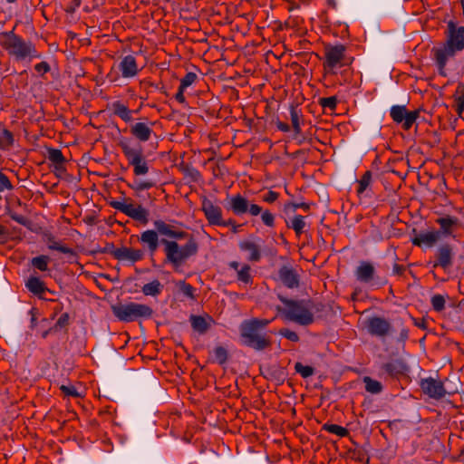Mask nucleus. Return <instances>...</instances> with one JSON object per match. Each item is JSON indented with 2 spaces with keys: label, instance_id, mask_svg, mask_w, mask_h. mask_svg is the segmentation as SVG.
Returning a JSON list of instances; mask_svg holds the SVG:
<instances>
[{
  "label": "nucleus",
  "instance_id": "58",
  "mask_svg": "<svg viewBox=\"0 0 464 464\" xmlns=\"http://www.w3.org/2000/svg\"><path fill=\"white\" fill-rule=\"evenodd\" d=\"M455 102H456V111L459 115H461V113L463 112L464 111V96L463 97H459V98H455L454 99Z\"/></svg>",
  "mask_w": 464,
  "mask_h": 464
},
{
  "label": "nucleus",
  "instance_id": "2",
  "mask_svg": "<svg viewBox=\"0 0 464 464\" xmlns=\"http://www.w3.org/2000/svg\"><path fill=\"white\" fill-rule=\"evenodd\" d=\"M270 323L271 320L259 318L243 321L239 325L242 344L256 351L269 348L272 341L265 330Z\"/></svg>",
  "mask_w": 464,
  "mask_h": 464
},
{
  "label": "nucleus",
  "instance_id": "31",
  "mask_svg": "<svg viewBox=\"0 0 464 464\" xmlns=\"http://www.w3.org/2000/svg\"><path fill=\"white\" fill-rule=\"evenodd\" d=\"M46 242H47L48 248L51 250H56L63 254L71 255V256L75 255V252L73 251V249H72L64 245H62L52 235L47 236Z\"/></svg>",
  "mask_w": 464,
  "mask_h": 464
},
{
  "label": "nucleus",
  "instance_id": "64",
  "mask_svg": "<svg viewBox=\"0 0 464 464\" xmlns=\"http://www.w3.org/2000/svg\"><path fill=\"white\" fill-rule=\"evenodd\" d=\"M409 338V330L407 328H402L400 332L399 341L405 342Z\"/></svg>",
  "mask_w": 464,
  "mask_h": 464
},
{
  "label": "nucleus",
  "instance_id": "49",
  "mask_svg": "<svg viewBox=\"0 0 464 464\" xmlns=\"http://www.w3.org/2000/svg\"><path fill=\"white\" fill-rule=\"evenodd\" d=\"M179 289L184 295H186L191 299L195 298V296H194L195 288L191 285L187 284L186 282L182 281V282H180Z\"/></svg>",
  "mask_w": 464,
  "mask_h": 464
},
{
  "label": "nucleus",
  "instance_id": "57",
  "mask_svg": "<svg viewBox=\"0 0 464 464\" xmlns=\"http://www.w3.org/2000/svg\"><path fill=\"white\" fill-rule=\"evenodd\" d=\"M11 237V233L7 226L0 225V240H6Z\"/></svg>",
  "mask_w": 464,
  "mask_h": 464
},
{
  "label": "nucleus",
  "instance_id": "19",
  "mask_svg": "<svg viewBox=\"0 0 464 464\" xmlns=\"http://www.w3.org/2000/svg\"><path fill=\"white\" fill-rule=\"evenodd\" d=\"M110 253L119 261H130L132 263L141 260L144 256V252L142 250L127 246L114 248L113 246H111Z\"/></svg>",
  "mask_w": 464,
  "mask_h": 464
},
{
  "label": "nucleus",
  "instance_id": "47",
  "mask_svg": "<svg viewBox=\"0 0 464 464\" xmlns=\"http://www.w3.org/2000/svg\"><path fill=\"white\" fill-rule=\"evenodd\" d=\"M197 79H198V75L195 72H188L180 80L179 87H181V89H187L188 87L192 85L196 82Z\"/></svg>",
  "mask_w": 464,
  "mask_h": 464
},
{
  "label": "nucleus",
  "instance_id": "11",
  "mask_svg": "<svg viewBox=\"0 0 464 464\" xmlns=\"http://www.w3.org/2000/svg\"><path fill=\"white\" fill-rule=\"evenodd\" d=\"M354 276L359 282L371 287L380 288L384 284L376 275L374 266L368 261L360 262L354 272Z\"/></svg>",
  "mask_w": 464,
  "mask_h": 464
},
{
  "label": "nucleus",
  "instance_id": "51",
  "mask_svg": "<svg viewBox=\"0 0 464 464\" xmlns=\"http://www.w3.org/2000/svg\"><path fill=\"white\" fill-rule=\"evenodd\" d=\"M285 210L291 209L292 211H295L297 208H302L304 211H307L310 208V205L307 203H304V202H303V203L288 202L287 204L285 205Z\"/></svg>",
  "mask_w": 464,
  "mask_h": 464
},
{
  "label": "nucleus",
  "instance_id": "39",
  "mask_svg": "<svg viewBox=\"0 0 464 464\" xmlns=\"http://www.w3.org/2000/svg\"><path fill=\"white\" fill-rule=\"evenodd\" d=\"M372 183V172L367 170L363 173L362 178L358 180L357 193L362 194Z\"/></svg>",
  "mask_w": 464,
  "mask_h": 464
},
{
  "label": "nucleus",
  "instance_id": "34",
  "mask_svg": "<svg viewBox=\"0 0 464 464\" xmlns=\"http://www.w3.org/2000/svg\"><path fill=\"white\" fill-rule=\"evenodd\" d=\"M47 157L50 161L55 164V169L57 170H61L63 169V165L65 162V159L60 150L49 149Z\"/></svg>",
  "mask_w": 464,
  "mask_h": 464
},
{
  "label": "nucleus",
  "instance_id": "12",
  "mask_svg": "<svg viewBox=\"0 0 464 464\" xmlns=\"http://www.w3.org/2000/svg\"><path fill=\"white\" fill-rule=\"evenodd\" d=\"M390 115L392 121L401 124L405 130H410L420 116V111H408L404 105H393Z\"/></svg>",
  "mask_w": 464,
  "mask_h": 464
},
{
  "label": "nucleus",
  "instance_id": "1",
  "mask_svg": "<svg viewBox=\"0 0 464 464\" xmlns=\"http://www.w3.org/2000/svg\"><path fill=\"white\" fill-rule=\"evenodd\" d=\"M0 45L7 54L15 62L30 63L34 59H40L42 53L31 40H25L14 34V29L0 33Z\"/></svg>",
  "mask_w": 464,
  "mask_h": 464
},
{
  "label": "nucleus",
  "instance_id": "56",
  "mask_svg": "<svg viewBox=\"0 0 464 464\" xmlns=\"http://www.w3.org/2000/svg\"><path fill=\"white\" fill-rule=\"evenodd\" d=\"M11 218L13 220L16 221L17 223H19L23 226H25V227H28L30 224V221L25 217H24L22 215H18L16 213H12Z\"/></svg>",
  "mask_w": 464,
  "mask_h": 464
},
{
  "label": "nucleus",
  "instance_id": "9",
  "mask_svg": "<svg viewBox=\"0 0 464 464\" xmlns=\"http://www.w3.org/2000/svg\"><path fill=\"white\" fill-rule=\"evenodd\" d=\"M109 205L112 208L142 224H147L149 221V211L141 205H134L130 198L122 197L119 200H111Z\"/></svg>",
  "mask_w": 464,
  "mask_h": 464
},
{
  "label": "nucleus",
  "instance_id": "30",
  "mask_svg": "<svg viewBox=\"0 0 464 464\" xmlns=\"http://www.w3.org/2000/svg\"><path fill=\"white\" fill-rule=\"evenodd\" d=\"M163 287V285L158 279H155L152 282L145 284L141 291L143 295L147 296H158L162 293Z\"/></svg>",
  "mask_w": 464,
  "mask_h": 464
},
{
  "label": "nucleus",
  "instance_id": "10",
  "mask_svg": "<svg viewBox=\"0 0 464 464\" xmlns=\"http://www.w3.org/2000/svg\"><path fill=\"white\" fill-rule=\"evenodd\" d=\"M227 208L237 216H242L248 213L252 217H256L262 212V207L257 204L250 203L240 194L230 197L228 198V205Z\"/></svg>",
  "mask_w": 464,
  "mask_h": 464
},
{
  "label": "nucleus",
  "instance_id": "8",
  "mask_svg": "<svg viewBox=\"0 0 464 464\" xmlns=\"http://www.w3.org/2000/svg\"><path fill=\"white\" fill-rule=\"evenodd\" d=\"M113 314L123 322H133L140 318H150L153 310L149 305L139 303H129L125 304L113 305Z\"/></svg>",
  "mask_w": 464,
  "mask_h": 464
},
{
  "label": "nucleus",
  "instance_id": "3",
  "mask_svg": "<svg viewBox=\"0 0 464 464\" xmlns=\"http://www.w3.org/2000/svg\"><path fill=\"white\" fill-rule=\"evenodd\" d=\"M153 225L155 229L145 230L139 237V240L147 247L150 256H153L158 250L160 243L159 235L176 240L187 238L188 236L187 232L179 230L175 226L168 224L161 219L155 220Z\"/></svg>",
  "mask_w": 464,
  "mask_h": 464
},
{
  "label": "nucleus",
  "instance_id": "42",
  "mask_svg": "<svg viewBox=\"0 0 464 464\" xmlns=\"http://www.w3.org/2000/svg\"><path fill=\"white\" fill-rule=\"evenodd\" d=\"M250 266L244 265L241 269L237 270V279L245 284H249L252 281L250 275Z\"/></svg>",
  "mask_w": 464,
  "mask_h": 464
},
{
  "label": "nucleus",
  "instance_id": "21",
  "mask_svg": "<svg viewBox=\"0 0 464 464\" xmlns=\"http://www.w3.org/2000/svg\"><path fill=\"white\" fill-rule=\"evenodd\" d=\"M432 53L440 75L445 77L447 75L445 72L447 62L456 54V52L444 44L441 47L433 48Z\"/></svg>",
  "mask_w": 464,
  "mask_h": 464
},
{
  "label": "nucleus",
  "instance_id": "14",
  "mask_svg": "<svg viewBox=\"0 0 464 464\" xmlns=\"http://www.w3.org/2000/svg\"><path fill=\"white\" fill-rule=\"evenodd\" d=\"M454 256L453 246L449 243L441 244L437 247L432 266L434 268L441 267L447 271L453 266Z\"/></svg>",
  "mask_w": 464,
  "mask_h": 464
},
{
  "label": "nucleus",
  "instance_id": "59",
  "mask_svg": "<svg viewBox=\"0 0 464 464\" xmlns=\"http://www.w3.org/2000/svg\"><path fill=\"white\" fill-rule=\"evenodd\" d=\"M405 270H406V268L404 266L399 265V264H394L393 267H392V274L395 276H403Z\"/></svg>",
  "mask_w": 464,
  "mask_h": 464
},
{
  "label": "nucleus",
  "instance_id": "25",
  "mask_svg": "<svg viewBox=\"0 0 464 464\" xmlns=\"http://www.w3.org/2000/svg\"><path fill=\"white\" fill-rule=\"evenodd\" d=\"M382 370L391 377H399L408 372V366L401 359H394L383 363Z\"/></svg>",
  "mask_w": 464,
  "mask_h": 464
},
{
  "label": "nucleus",
  "instance_id": "27",
  "mask_svg": "<svg viewBox=\"0 0 464 464\" xmlns=\"http://www.w3.org/2000/svg\"><path fill=\"white\" fill-rule=\"evenodd\" d=\"M111 109L114 115L121 118L125 122H130L132 121V113L133 111L130 110L126 105H124L120 101H115L111 104Z\"/></svg>",
  "mask_w": 464,
  "mask_h": 464
},
{
  "label": "nucleus",
  "instance_id": "17",
  "mask_svg": "<svg viewBox=\"0 0 464 464\" xmlns=\"http://www.w3.org/2000/svg\"><path fill=\"white\" fill-rule=\"evenodd\" d=\"M421 391L430 398L440 400L446 394L443 383L432 377L422 379L420 383Z\"/></svg>",
  "mask_w": 464,
  "mask_h": 464
},
{
  "label": "nucleus",
  "instance_id": "16",
  "mask_svg": "<svg viewBox=\"0 0 464 464\" xmlns=\"http://www.w3.org/2000/svg\"><path fill=\"white\" fill-rule=\"evenodd\" d=\"M365 326L371 335L381 338L388 335L392 329L390 322L380 316L368 318L365 322Z\"/></svg>",
  "mask_w": 464,
  "mask_h": 464
},
{
  "label": "nucleus",
  "instance_id": "15",
  "mask_svg": "<svg viewBox=\"0 0 464 464\" xmlns=\"http://www.w3.org/2000/svg\"><path fill=\"white\" fill-rule=\"evenodd\" d=\"M445 44L456 53L462 51L464 49V26L457 27L454 22L450 21Z\"/></svg>",
  "mask_w": 464,
  "mask_h": 464
},
{
  "label": "nucleus",
  "instance_id": "29",
  "mask_svg": "<svg viewBox=\"0 0 464 464\" xmlns=\"http://www.w3.org/2000/svg\"><path fill=\"white\" fill-rule=\"evenodd\" d=\"M286 227L292 228L296 236H300L304 232L307 223L305 222L304 217L301 215H295L291 220L286 221Z\"/></svg>",
  "mask_w": 464,
  "mask_h": 464
},
{
  "label": "nucleus",
  "instance_id": "41",
  "mask_svg": "<svg viewBox=\"0 0 464 464\" xmlns=\"http://www.w3.org/2000/svg\"><path fill=\"white\" fill-rule=\"evenodd\" d=\"M213 354L215 361L220 365L225 364L228 359L227 350L223 346L215 347L213 350Z\"/></svg>",
  "mask_w": 464,
  "mask_h": 464
},
{
  "label": "nucleus",
  "instance_id": "28",
  "mask_svg": "<svg viewBox=\"0 0 464 464\" xmlns=\"http://www.w3.org/2000/svg\"><path fill=\"white\" fill-rule=\"evenodd\" d=\"M25 285L31 293L37 295H41L48 290L44 283L36 276L29 277Z\"/></svg>",
  "mask_w": 464,
  "mask_h": 464
},
{
  "label": "nucleus",
  "instance_id": "50",
  "mask_svg": "<svg viewBox=\"0 0 464 464\" xmlns=\"http://www.w3.org/2000/svg\"><path fill=\"white\" fill-rule=\"evenodd\" d=\"M60 390L64 393V395L66 396H72V397H74V398H79L81 397V394L78 392V391L76 390V388L72 385H69V386H66V385H62L60 387Z\"/></svg>",
  "mask_w": 464,
  "mask_h": 464
},
{
  "label": "nucleus",
  "instance_id": "36",
  "mask_svg": "<svg viewBox=\"0 0 464 464\" xmlns=\"http://www.w3.org/2000/svg\"><path fill=\"white\" fill-rule=\"evenodd\" d=\"M290 117L292 121V126L295 133L297 135L301 132L300 127V119L302 118L301 110L297 109V106H291L290 108Z\"/></svg>",
  "mask_w": 464,
  "mask_h": 464
},
{
  "label": "nucleus",
  "instance_id": "46",
  "mask_svg": "<svg viewBox=\"0 0 464 464\" xmlns=\"http://www.w3.org/2000/svg\"><path fill=\"white\" fill-rule=\"evenodd\" d=\"M259 215H261V220L266 227H273L275 226V216L270 210L262 209Z\"/></svg>",
  "mask_w": 464,
  "mask_h": 464
},
{
  "label": "nucleus",
  "instance_id": "24",
  "mask_svg": "<svg viewBox=\"0 0 464 464\" xmlns=\"http://www.w3.org/2000/svg\"><path fill=\"white\" fill-rule=\"evenodd\" d=\"M261 239H246L239 243V248L241 251L248 252V260L251 262H258L261 258Z\"/></svg>",
  "mask_w": 464,
  "mask_h": 464
},
{
  "label": "nucleus",
  "instance_id": "48",
  "mask_svg": "<svg viewBox=\"0 0 464 464\" xmlns=\"http://www.w3.org/2000/svg\"><path fill=\"white\" fill-rule=\"evenodd\" d=\"M279 334L284 336L287 340L295 342V343L299 341L298 334L295 332L291 331L288 328H282V329H280L279 330Z\"/></svg>",
  "mask_w": 464,
  "mask_h": 464
},
{
  "label": "nucleus",
  "instance_id": "5",
  "mask_svg": "<svg viewBox=\"0 0 464 464\" xmlns=\"http://www.w3.org/2000/svg\"><path fill=\"white\" fill-rule=\"evenodd\" d=\"M160 244L164 246L166 261L174 267H179L185 263L190 256L198 252V244L189 237V239L183 246H179L175 240L160 239Z\"/></svg>",
  "mask_w": 464,
  "mask_h": 464
},
{
  "label": "nucleus",
  "instance_id": "26",
  "mask_svg": "<svg viewBox=\"0 0 464 464\" xmlns=\"http://www.w3.org/2000/svg\"><path fill=\"white\" fill-rule=\"evenodd\" d=\"M440 237L436 230L417 234L412 239L411 243L417 246H426L429 247L433 246Z\"/></svg>",
  "mask_w": 464,
  "mask_h": 464
},
{
  "label": "nucleus",
  "instance_id": "43",
  "mask_svg": "<svg viewBox=\"0 0 464 464\" xmlns=\"http://www.w3.org/2000/svg\"><path fill=\"white\" fill-rule=\"evenodd\" d=\"M295 370L303 378H308V377L312 376L314 372V370L313 367L308 366V365H304L301 362H296L295 364Z\"/></svg>",
  "mask_w": 464,
  "mask_h": 464
},
{
  "label": "nucleus",
  "instance_id": "55",
  "mask_svg": "<svg viewBox=\"0 0 464 464\" xmlns=\"http://www.w3.org/2000/svg\"><path fill=\"white\" fill-rule=\"evenodd\" d=\"M279 197V194L276 191L269 190L266 194L264 195L263 200L266 203H274Z\"/></svg>",
  "mask_w": 464,
  "mask_h": 464
},
{
  "label": "nucleus",
  "instance_id": "53",
  "mask_svg": "<svg viewBox=\"0 0 464 464\" xmlns=\"http://www.w3.org/2000/svg\"><path fill=\"white\" fill-rule=\"evenodd\" d=\"M13 186L6 175L0 171V191L12 189Z\"/></svg>",
  "mask_w": 464,
  "mask_h": 464
},
{
  "label": "nucleus",
  "instance_id": "52",
  "mask_svg": "<svg viewBox=\"0 0 464 464\" xmlns=\"http://www.w3.org/2000/svg\"><path fill=\"white\" fill-rule=\"evenodd\" d=\"M69 319H70V316L67 313L63 314L58 318V320L55 323V324L53 325V327L55 328V330H58L59 328H63V327L67 326L69 324Z\"/></svg>",
  "mask_w": 464,
  "mask_h": 464
},
{
  "label": "nucleus",
  "instance_id": "7",
  "mask_svg": "<svg viewBox=\"0 0 464 464\" xmlns=\"http://www.w3.org/2000/svg\"><path fill=\"white\" fill-rule=\"evenodd\" d=\"M120 147L126 157L129 165L133 167L135 176L146 175L149 172V165L146 160L143 149L140 144H130L121 141Z\"/></svg>",
  "mask_w": 464,
  "mask_h": 464
},
{
  "label": "nucleus",
  "instance_id": "61",
  "mask_svg": "<svg viewBox=\"0 0 464 464\" xmlns=\"http://www.w3.org/2000/svg\"><path fill=\"white\" fill-rule=\"evenodd\" d=\"M463 96H464V84L462 82H459L453 97L455 99V98H459V97L460 98Z\"/></svg>",
  "mask_w": 464,
  "mask_h": 464
},
{
  "label": "nucleus",
  "instance_id": "23",
  "mask_svg": "<svg viewBox=\"0 0 464 464\" xmlns=\"http://www.w3.org/2000/svg\"><path fill=\"white\" fill-rule=\"evenodd\" d=\"M118 69L123 78H133L139 73V67L136 58L131 55L124 56L118 64Z\"/></svg>",
  "mask_w": 464,
  "mask_h": 464
},
{
  "label": "nucleus",
  "instance_id": "6",
  "mask_svg": "<svg viewBox=\"0 0 464 464\" xmlns=\"http://www.w3.org/2000/svg\"><path fill=\"white\" fill-rule=\"evenodd\" d=\"M353 58L346 54V46L327 44L324 47L323 68L324 74H335L336 69L352 63Z\"/></svg>",
  "mask_w": 464,
  "mask_h": 464
},
{
  "label": "nucleus",
  "instance_id": "45",
  "mask_svg": "<svg viewBox=\"0 0 464 464\" xmlns=\"http://www.w3.org/2000/svg\"><path fill=\"white\" fill-rule=\"evenodd\" d=\"M430 303L436 312H440L445 308L446 300L442 295H435L431 297Z\"/></svg>",
  "mask_w": 464,
  "mask_h": 464
},
{
  "label": "nucleus",
  "instance_id": "32",
  "mask_svg": "<svg viewBox=\"0 0 464 464\" xmlns=\"http://www.w3.org/2000/svg\"><path fill=\"white\" fill-rule=\"evenodd\" d=\"M189 320L192 328L200 334H205L209 328V324L200 315H191Z\"/></svg>",
  "mask_w": 464,
  "mask_h": 464
},
{
  "label": "nucleus",
  "instance_id": "22",
  "mask_svg": "<svg viewBox=\"0 0 464 464\" xmlns=\"http://www.w3.org/2000/svg\"><path fill=\"white\" fill-rule=\"evenodd\" d=\"M154 124L155 122H136L130 125V132L139 141L146 142L151 138Z\"/></svg>",
  "mask_w": 464,
  "mask_h": 464
},
{
  "label": "nucleus",
  "instance_id": "63",
  "mask_svg": "<svg viewBox=\"0 0 464 464\" xmlns=\"http://www.w3.org/2000/svg\"><path fill=\"white\" fill-rule=\"evenodd\" d=\"M276 127L279 130L283 132H288L290 130V126L287 123L282 121H278L276 123Z\"/></svg>",
  "mask_w": 464,
  "mask_h": 464
},
{
  "label": "nucleus",
  "instance_id": "13",
  "mask_svg": "<svg viewBox=\"0 0 464 464\" xmlns=\"http://www.w3.org/2000/svg\"><path fill=\"white\" fill-rule=\"evenodd\" d=\"M435 222L439 226V229L436 231L440 239L448 237L456 238L455 233L459 229L461 225L457 217L442 215L436 218Z\"/></svg>",
  "mask_w": 464,
  "mask_h": 464
},
{
  "label": "nucleus",
  "instance_id": "44",
  "mask_svg": "<svg viewBox=\"0 0 464 464\" xmlns=\"http://www.w3.org/2000/svg\"><path fill=\"white\" fill-rule=\"evenodd\" d=\"M319 104L324 109L334 111L337 105V99L335 96L324 97L319 99Z\"/></svg>",
  "mask_w": 464,
  "mask_h": 464
},
{
  "label": "nucleus",
  "instance_id": "18",
  "mask_svg": "<svg viewBox=\"0 0 464 464\" xmlns=\"http://www.w3.org/2000/svg\"><path fill=\"white\" fill-rule=\"evenodd\" d=\"M278 278L287 288L294 289L299 286L300 276L295 267L284 265L278 269Z\"/></svg>",
  "mask_w": 464,
  "mask_h": 464
},
{
  "label": "nucleus",
  "instance_id": "35",
  "mask_svg": "<svg viewBox=\"0 0 464 464\" xmlns=\"http://www.w3.org/2000/svg\"><path fill=\"white\" fill-rule=\"evenodd\" d=\"M365 391L372 394H378L382 391V385L379 381L373 380L369 376L363 378Z\"/></svg>",
  "mask_w": 464,
  "mask_h": 464
},
{
  "label": "nucleus",
  "instance_id": "62",
  "mask_svg": "<svg viewBox=\"0 0 464 464\" xmlns=\"http://www.w3.org/2000/svg\"><path fill=\"white\" fill-rule=\"evenodd\" d=\"M188 173L189 175V177L194 180V181H198V179L200 178V173L198 169L192 168L188 170Z\"/></svg>",
  "mask_w": 464,
  "mask_h": 464
},
{
  "label": "nucleus",
  "instance_id": "20",
  "mask_svg": "<svg viewBox=\"0 0 464 464\" xmlns=\"http://www.w3.org/2000/svg\"><path fill=\"white\" fill-rule=\"evenodd\" d=\"M201 209L210 225H221L222 209L220 207L215 205L210 199L204 198L202 199Z\"/></svg>",
  "mask_w": 464,
  "mask_h": 464
},
{
  "label": "nucleus",
  "instance_id": "38",
  "mask_svg": "<svg viewBox=\"0 0 464 464\" xmlns=\"http://www.w3.org/2000/svg\"><path fill=\"white\" fill-rule=\"evenodd\" d=\"M50 261V257L44 255H41L32 258L31 264L32 266L40 270V271H47L48 270V263Z\"/></svg>",
  "mask_w": 464,
  "mask_h": 464
},
{
  "label": "nucleus",
  "instance_id": "54",
  "mask_svg": "<svg viewBox=\"0 0 464 464\" xmlns=\"http://www.w3.org/2000/svg\"><path fill=\"white\" fill-rule=\"evenodd\" d=\"M34 70L41 75H44L50 72L51 67L47 62H41L34 65Z\"/></svg>",
  "mask_w": 464,
  "mask_h": 464
},
{
  "label": "nucleus",
  "instance_id": "4",
  "mask_svg": "<svg viewBox=\"0 0 464 464\" xmlns=\"http://www.w3.org/2000/svg\"><path fill=\"white\" fill-rule=\"evenodd\" d=\"M278 298L285 304V307H278L277 310L282 314L285 320L303 326H306L314 323V314L304 300H291L283 295H278Z\"/></svg>",
  "mask_w": 464,
  "mask_h": 464
},
{
  "label": "nucleus",
  "instance_id": "40",
  "mask_svg": "<svg viewBox=\"0 0 464 464\" xmlns=\"http://www.w3.org/2000/svg\"><path fill=\"white\" fill-rule=\"evenodd\" d=\"M156 183L150 179L148 180H135L132 184H129V187L136 192H140L145 189L153 188Z\"/></svg>",
  "mask_w": 464,
  "mask_h": 464
},
{
  "label": "nucleus",
  "instance_id": "33",
  "mask_svg": "<svg viewBox=\"0 0 464 464\" xmlns=\"http://www.w3.org/2000/svg\"><path fill=\"white\" fill-rule=\"evenodd\" d=\"M14 142L13 133L0 126V150H9Z\"/></svg>",
  "mask_w": 464,
  "mask_h": 464
},
{
  "label": "nucleus",
  "instance_id": "37",
  "mask_svg": "<svg viewBox=\"0 0 464 464\" xmlns=\"http://www.w3.org/2000/svg\"><path fill=\"white\" fill-rule=\"evenodd\" d=\"M323 430L329 433L335 434L341 438L346 437L349 434V431L346 428L337 424L325 423L323 425Z\"/></svg>",
  "mask_w": 464,
  "mask_h": 464
},
{
  "label": "nucleus",
  "instance_id": "60",
  "mask_svg": "<svg viewBox=\"0 0 464 464\" xmlns=\"http://www.w3.org/2000/svg\"><path fill=\"white\" fill-rule=\"evenodd\" d=\"M186 89H181V87L179 86V90H178V92L176 93L175 95V99L179 102V103H185L186 102V98L184 96V91Z\"/></svg>",
  "mask_w": 464,
  "mask_h": 464
}]
</instances>
